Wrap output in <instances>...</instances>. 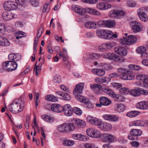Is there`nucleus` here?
Here are the masks:
<instances>
[{"instance_id":"nucleus-4","label":"nucleus","mask_w":148,"mask_h":148,"mask_svg":"<svg viewBox=\"0 0 148 148\" xmlns=\"http://www.w3.org/2000/svg\"><path fill=\"white\" fill-rule=\"evenodd\" d=\"M76 99L79 101L84 103L87 108L91 109L93 108L92 103L89 99L86 97L82 95H77L75 96Z\"/></svg>"},{"instance_id":"nucleus-30","label":"nucleus","mask_w":148,"mask_h":148,"mask_svg":"<svg viewBox=\"0 0 148 148\" xmlns=\"http://www.w3.org/2000/svg\"><path fill=\"white\" fill-rule=\"evenodd\" d=\"M72 137L75 140L83 141L84 140V136L79 134H74L72 135Z\"/></svg>"},{"instance_id":"nucleus-39","label":"nucleus","mask_w":148,"mask_h":148,"mask_svg":"<svg viewBox=\"0 0 148 148\" xmlns=\"http://www.w3.org/2000/svg\"><path fill=\"white\" fill-rule=\"evenodd\" d=\"M101 57V55L99 53H93L90 54V58L92 60H97Z\"/></svg>"},{"instance_id":"nucleus-1","label":"nucleus","mask_w":148,"mask_h":148,"mask_svg":"<svg viewBox=\"0 0 148 148\" xmlns=\"http://www.w3.org/2000/svg\"><path fill=\"white\" fill-rule=\"evenodd\" d=\"M24 102L19 99H16L9 105V109L10 112L14 113H18L23 109Z\"/></svg>"},{"instance_id":"nucleus-2","label":"nucleus","mask_w":148,"mask_h":148,"mask_svg":"<svg viewBox=\"0 0 148 148\" xmlns=\"http://www.w3.org/2000/svg\"><path fill=\"white\" fill-rule=\"evenodd\" d=\"M118 72L121 74L119 75V78L124 80H131L134 79V77L132 75L130 74V71L123 68H119L117 69Z\"/></svg>"},{"instance_id":"nucleus-6","label":"nucleus","mask_w":148,"mask_h":148,"mask_svg":"<svg viewBox=\"0 0 148 148\" xmlns=\"http://www.w3.org/2000/svg\"><path fill=\"white\" fill-rule=\"evenodd\" d=\"M142 134V131L139 129H132L130 131L128 138L131 140H136L137 136H140Z\"/></svg>"},{"instance_id":"nucleus-14","label":"nucleus","mask_w":148,"mask_h":148,"mask_svg":"<svg viewBox=\"0 0 148 148\" xmlns=\"http://www.w3.org/2000/svg\"><path fill=\"white\" fill-rule=\"evenodd\" d=\"M99 101L100 104H96L97 106L99 107H101L102 105L105 106H108L112 103L110 100L104 97H102L100 98Z\"/></svg>"},{"instance_id":"nucleus-59","label":"nucleus","mask_w":148,"mask_h":148,"mask_svg":"<svg viewBox=\"0 0 148 148\" xmlns=\"http://www.w3.org/2000/svg\"><path fill=\"white\" fill-rule=\"evenodd\" d=\"M132 146L134 147H138L140 145L139 143L137 141H133L131 143Z\"/></svg>"},{"instance_id":"nucleus-41","label":"nucleus","mask_w":148,"mask_h":148,"mask_svg":"<svg viewBox=\"0 0 148 148\" xmlns=\"http://www.w3.org/2000/svg\"><path fill=\"white\" fill-rule=\"evenodd\" d=\"M65 123L62 124L58 127L57 129L60 132H66L65 127Z\"/></svg>"},{"instance_id":"nucleus-57","label":"nucleus","mask_w":148,"mask_h":148,"mask_svg":"<svg viewBox=\"0 0 148 148\" xmlns=\"http://www.w3.org/2000/svg\"><path fill=\"white\" fill-rule=\"evenodd\" d=\"M90 87L92 88H97L99 89H100L101 88L102 89L103 87L99 84H94L93 85H91Z\"/></svg>"},{"instance_id":"nucleus-42","label":"nucleus","mask_w":148,"mask_h":148,"mask_svg":"<svg viewBox=\"0 0 148 148\" xmlns=\"http://www.w3.org/2000/svg\"><path fill=\"white\" fill-rule=\"evenodd\" d=\"M95 24L94 22H89L85 23L84 27L87 28H92L94 27Z\"/></svg>"},{"instance_id":"nucleus-24","label":"nucleus","mask_w":148,"mask_h":148,"mask_svg":"<svg viewBox=\"0 0 148 148\" xmlns=\"http://www.w3.org/2000/svg\"><path fill=\"white\" fill-rule=\"evenodd\" d=\"M10 44L9 41L7 38L0 36V46H8Z\"/></svg>"},{"instance_id":"nucleus-9","label":"nucleus","mask_w":148,"mask_h":148,"mask_svg":"<svg viewBox=\"0 0 148 148\" xmlns=\"http://www.w3.org/2000/svg\"><path fill=\"white\" fill-rule=\"evenodd\" d=\"M108 14L109 16L112 18H119L125 15V12L123 11L115 10L110 11Z\"/></svg>"},{"instance_id":"nucleus-56","label":"nucleus","mask_w":148,"mask_h":148,"mask_svg":"<svg viewBox=\"0 0 148 148\" xmlns=\"http://www.w3.org/2000/svg\"><path fill=\"white\" fill-rule=\"evenodd\" d=\"M53 81L56 83H60L61 81L60 77L58 75H56L53 78Z\"/></svg>"},{"instance_id":"nucleus-17","label":"nucleus","mask_w":148,"mask_h":148,"mask_svg":"<svg viewBox=\"0 0 148 148\" xmlns=\"http://www.w3.org/2000/svg\"><path fill=\"white\" fill-rule=\"evenodd\" d=\"M136 79L138 80L142 81L144 84L148 85V76L145 74H139L136 77Z\"/></svg>"},{"instance_id":"nucleus-7","label":"nucleus","mask_w":148,"mask_h":148,"mask_svg":"<svg viewBox=\"0 0 148 148\" xmlns=\"http://www.w3.org/2000/svg\"><path fill=\"white\" fill-rule=\"evenodd\" d=\"M137 40V37L134 35H130L127 38L123 37L121 40L122 44L124 45H133L135 43Z\"/></svg>"},{"instance_id":"nucleus-49","label":"nucleus","mask_w":148,"mask_h":148,"mask_svg":"<svg viewBox=\"0 0 148 148\" xmlns=\"http://www.w3.org/2000/svg\"><path fill=\"white\" fill-rule=\"evenodd\" d=\"M127 5L131 7H135L136 5V2L133 1H128L127 2Z\"/></svg>"},{"instance_id":"nucleus-18","label":"nucleus","mask_w":148,"mask_h":148,"mask_svg":"<svg viewBox=\"0 0 148 148\" xmlns=\"http://www.w3.org/2000/svg\"><path fill=\"white\" fill-rule=\"evenodd\" d=\"M84 87V84L80 83L76 86L75 88L73 91V93L75 96L76 95H79L82 92Z\"/></svg>"},{"instance_id":"nucleus-11","label":"nucleus","mask_w":148,"mask_h":148,"mask_svg":"<svg viewBox=\"0 0 148 148\" xmlns=\"http://www.w3.org/2000/svg\"><path fill=\"white\" fill-rule=\"evenodd\" d=\"M49 108H50L51 110L54 112L60 113L62 111V106L58 104H53L50 105H47ZM46 106V108H47Z\"/></svg>"},{"instance_id":"nucleus-54","label":"nucleus","mask_w":148,"mask_h":148,"mask_svg":"<svg viewBox=\"0 0 148 148\" xmlns=\"http://www.w3.org/2000/svg\"><path fill=\"white\" fill-rule=\"evenodd\" d=\"M15 54L12 53L10 54L8 57L9 61H15Z\"/></svg>"},{"instance_id":"nucleus-13","label":"nucleus","mask_w":148,"mask_h":148,"mask_svg":"<svg viewBox=\"0 0 148 148\" xmlns=\"http://www.w3.org/2000/svg\"><path fill=\"white\" fill-rule=\"evenodd\" d=\"M130 24L134 32H138L141 30V25L138 22L136 21H132L131 22Z\"/></svg>"},{"instance_id":"nucleus-10","label":"nucleus","mask_w":148,"mask_h":148,"mask_svg":"<svg viewBox=\"0 0 148 148\" xmlns=\"http://www.w3.org/2000/svg\"><path fill=\"white\" fill-rule=\"evenodd\" d=\"M86 133L89 136L94 138H97L101 135L99 131L92 128L87 129Z\"/></svg>"},{"instance_id":"nucleus-43","label":"nucleus","mask_w":148,"mask_h":148,"mask_svg":"<svg viewBox=\"0 0 148 148\" xmlns=\"http://www.w3.org/2000/svg\"><path fill=\"white\" fill-rule=\"evenodd\" d=\"M119 91L122 94L126 95L129 92L128 89L126 87L121 88L119 89Z\"/></svg>"},{"instance_id":"nucleus-38","label":"nucleus","mask_w":148,"mask_h":148,"mask_svg":"<svg viewBox=\"0 0 148 148\" xmlns=\"http://www.w3.org/2000/svg\"><path fill=\"white\" fill-rule=\"evenodd\" d=\"M97 119V118L95 117H92L90 116H88L87 117L86 119L88 122L91 124L94 125Z\"/></svg>"},{"instance_id":"nucleus-58","label":"nucleus","mask_w":148,"mask_h":148,"mask_svg":"<svg viewBox=\"0 0 148 148\" xmlns=\"http://www.w3.org/2000/svg\"><path fill=\"white\" fill-rule=\"evenodd\" d=\"M62 99L66 101H69L71 99V97L69 95L65 93V95L62 97Z\"/></svg>"},{"instance_id":"nucleus-3","label":"nucleus","mask_w":148,"mask_h":148,"mask_svg":"<svg viewBox=\"0 0 148 148\" xmlns=\"http://www.w3.org/2000/svg\"><path fill=\"white\" fill-rule=\"evenodd\" d=\"M2 66L4 70L7 71H11L16 69L17 64L15 61H8L3 63Z\"/></svg>"},{"instance_id":"nucleus-29","label":"nucleus","mask_w":148,"mask_h":148,"mask_svg":"<svg viewBox=\"0 0 148 148\" xmlns=\"http://www.w3.org/2000/svg\"><path fill=\"white\" fill-rule=\"evenodd\" d=\"M106 27H112L115 26L116 22L114 20H106Z\"/></svg>"},{"instance_id":"nucleus-16","label":"nucleus","mask_w":148,"mask_h":148,"mask_svg":"<svg viewBox=\"0 0 148 148\" xmlns=\"http://www.w3.org/2000/svg\"><path fill=\"white\" fill-rule=\"evenodd\" d=\"M102 56L104 58L110 60L117 61L119 59V56L114 53H105L102 54Z\"/></svg>"},{"instance_id":"nucleus-45","label":"nucleus","mask_w":148,"mask_h":148,"mask_svg":"<svg viewBox=\"0 0 148 148\" xmlns=\"http://www.w3.org/2000/svg\"><path fill=\"white\" fill-rule=\"evenodd\" d=\"M106 25V21L101 20L99 21L97 23H95V26L98 25L99 27H105Z\"/></svg>"},{"instance_id":"nucleus-53","label":"nucleus","mask_w":148,"mask_h":148,"mask_svg":"<svg viewBox=\"0 0 148 148\" xmlns=\"http://www.w3.org/2000/svg\"><path fill=\"white\" fill-rule=\"evenodd\" d=\"M97 75L99 76H102L104 75L105 72L104 70L102 69H98Z\"/></svg>"},{"instance_id":"nucleus-34","label":"nucleus","mask_w":148,"mask_h":148,"mask_svg":"<svg viewBox=\"0 0 148 148\" xmlns=\"http://www.w3.org/2000/svg\"><path fill=\"white\" fill-rule=\"evenodd\" d=\"M63 144L67 146H71L74 143V141L72 140H64L62 143Z\"/></svg>"},{"instance_id":"nucleus-5","label":"nucleus","mask_w":148,"mask_h":148,"mask_svg":"<svg viewBox=\"0 0 148 148\" xmlns=\"http://www.w3.org/2000/svg\"><path fill=\"white\" fill-rule=\"evenodd\" d=\"M112 32L110 30L99 29L96 31L97 35L99 37L107 39H110Z\"/></svg>"},{"instance_id":"nucleus-33","label":"nucleus","mask_w":148,"mask_h":148,"mask_svg":"<svg viewBox=\"0 0 148 148\" xmlns=\"http://www.w3.org/2000/svg\"><path fill=\"white\" fill-rule=\"evenodd\" d=\"M140 113L139 112L133 111L128 112L126 114V115L129 117L132 118L137 116Z\"/></svg>"},{"instance_id":"nucleus-60","label":"nucleus","mask_w":148,"mask_h":148,"mask_svg":"<svg viewBox=\"0 0 148 148\" xmlns=\"http://www.w3.org/2000/svg\"><path fill=\"white\" fill-rule=\"evenodd\" d=\"M31 3L32 5L35 7H37L39 5L38 0H31Z\"/></svg>"},{"instance_id":"nucleus-37","label":"nucleus","mask_w":148,"mask_h":148,"mask_svg":"<svg viewBox=\"0 0 148 148\" xmlns=\"http://www.w3.org/2000/svg\"><path fill=\"white\" fill-rule=\"evenodd\" d=\"M131 95L134 96L136 97L140 95V90L135 89H132L130 92Z\"/></svg>"},{"instance_id":"nucleus-36","label":"nucleus","mask_w":148,"mask_h":148,"mask_svg":"<svg viewBox=\"0 0 148 148\" xmlns=\"http://www.w3.org/2000/svg\"><path fill=\"white\" fill-rule=\"evenodd\" d=\"M96 7L98 9L100 10H106L105 3L104 2L98 3L97 4Z\"/></svg>"},{"instance_id":"nucleus-62","label":"nucleus","mask_w":148,"mask_h":148,"mask_svg":"<svg viewBox=\"0 0 148 148\" xmlns=\"http://www.w3.org/2000/svg\"><path fill=\"white\" fill-rule=\"evenodd\" d=\"M102 123V122L100 120L97 119L94 125L98 126L99 128V127L100 126V125H101Z\"/></svg>"},{"instance_id":"nucleus-50","label":"nucleus","mask_w":148,"mask_h":148,"mask_svg":"<svg viewBox=\"0 0 148 148\" xmlns=\"http://www.w3.org/2000/svg\"><path fill=\"white\" fill-rule=\"evenodd\" d=\"M35 69L36 70V76H38L40 72V71L41 69V67L38 66V65H36V64L35 66L34 70Z\"/></svg>"},{"instance_id":"nucleus-52","label":"nucleus","mask_w":148,"mask_h":148,"mask_svg":"<svg viewBox=\"0 0 148 148\" xmlns=\"http://www.w3.org/2000/svg\"><path fill=\"white\" fill-rule=\"evenodd\" d=\"M125 108V106L122 104H119L117 106V110L119 111H123Z\"/></svg>"},{"instance_id":"nucleus-63","label":"nucleus","mask_w":148,"mask_h":148,"mask_svg":"<svg viewBox=\"0 0 148 148\" xmlns=\"http://www.w3.org/2000/svg\"><path fill=\"white\" fill-rule=\"evenodd\" d=\"M29 118H27L26 119V121L25 124V125L26 129L28 130L29 128Z\"/></svg>"},{"instance_id":"nucleus-48","label":"nucleus","mask_w":148,"mask_h":148,"mask_svg":"<svg viewBox=\"0 0 148 148\" xmlns=\"http://www.w3.org/2000/svg\"><path fill=\"white\" fill-rule=\"evenodd\" d=\"M62 111L64 112V114H65L72 108L70 105L68 104L64 105L63 107H62Z\"/></svg>"},{"instance_id":"nucleus-26","label":"nucleus","mask_w":148,"mask_h":148,"mask_svg":"<svg viewBox=\"0 0 148 148\" xmlns=\"http://www.w3.org/2000/svg\"><path fill=\"white\" fill-rule=\"evenodd\" d=\"M72 9L75 12L81 15L84 14L85 12V10L84 9L82 8L79 6H75V7L73 8L72 7Z\"/></svg>"},{"instance_id":"nucleus-23","label":"nucleus","mask_w":148,"mask_h":148,"mask_svg":"<svg viewBox=\"0 0 148 148\" xmlns=\"http://www.w3.org/2000/svg\"><path fill=\"white\" fill-rule=\"evenodd\" d=\"M103 117L105 119L113 121H116L119 119V117L116 116L115 115L110 114L104 115Z\"/></svg>"},{"instance_id":"nucleus-31","label":"nucleus","mask_w":148,"mask_h":148,"mask_svg":"<svg viewBox=\"0 0 148 148\" xmlns=\"http://www.w3.org/2000/svg\"><path fill=\"white\" fill-rule=\"evenodd\" d=\"M114 139V136L111 134H107L104 138V140L105 141L109 143L112 142Z\"/></svg>"},{"instance_id":"nucleus-21","label":"nucleus","mask_w":148,"mask_h":148,"mask_svg":"<svg viewBox=\"0 0 148 148\" xmlns=\"http://www.w3.org/2000/svg\"><path fill=\"white\" fill-rule=\"evenodd\" d=\"M14 14L11 12L9 13L5 12H3L2 14L3 18L5 20L9 21L14 18Z\"/></svg>"},{"instance_id":"nucleus-12","label":"nucleus","mask_w":148,"mask_h":148,"mask_svg":"<svg viewBox=\"0 0 148 148\" xmlns=\"http://www.w3.org/2000/svg\"><path fill=\"white\" fill-rule=\"evenodd\" d=\"M113 47L112 43H103L98 47L99 50L101 52H104L108 50H110Z\"/></svg>"},{"instance_id":"nucleus-51","label":"nucleus","mask_w":148,"mask_h":148,"mask_svg":"<svg viewBox=\"0 0 148 148\" xmlns=\"http://www.w3.org/2000/svg\"><path fill=\"white\" fill-rule=\"evenodd\" d=\"M84 147L86 148H98L95 146L94 144L87 143L85 144Z\"/></svg>"},{"instance_id":"nucleus-35","label":"nucleus","mask_w":148,"mask_h":148,"mask_svg":"<svg viewBox=\"0 0 148 148\" xmlns=\"http://www.w3.org/2000/svg\"><path fill=\"white\" fill-rule=\"evenodd\" d=\"M42 117L44 120L50 123L53 122L54 120L53 118L51 117L48 116L43 115L42 116Z\"/></svg>"},{"instance_id":"nucleus-55","label":"nucleus","mask_w":148,"mask_h":148,"mask_svg":"<svg viewBox=\"0 0 148 148\" xmlns=\"http://www.w3.org/2000/svg\"><path fill=\"white\" fill-rule=\"evenodd\" d=\"M82 1L85 3L94 4L97 2V0H82Z\"/></svg>"},{"instance_id":"nucleus-40","label":"nucleus","mask_w":148,"mask_h":148,"mask_svg":"<svg viewBox=\"0 0 148 148\" xmlns=\"http://www.w3.org/2000/svg\"><path fill=\"white\" fill-rule=\"evenodd\" d=\"M146 50V48L144 47L140 46L136 50V51L137 53L142 54L145 53Z\"/></svg>"},{"instance_id":"nucleus-25","label":"nucleus","mask_w":148,"mask_h":148,"mask_svg":"<svg viewBox=\"0 0 148 148\" xmlns=\"http://www.w3.org/2000/svg\"><path fill=\"white\" fill-rule=\"evenodd\" d=\"M65 125L66 132L72 131L75 129V126L74 125L73 121L72 123H65Z\"/></svg>"},{"instance_id":"nucleus-22","label":"nucleus","mask_w":148,"mask_h":148,"mask_svg":"<svg viewBox=\"0 0 148 148\" xmlns=\"http://www.w3.org/2000/svg\"><path fill=\"white\" fill-rule=\"evenodd\" d=\"M102 90L103 92L107 94H108L110 96L115 97L116 96V94L114 93L112 90L108 86H103L102 88Z\"/></svg>"},{"instance_id":"nucleus-47","label":"nucleus","mask_w":148,"mask_h":148,"mask_svg":"<svg viewBox=\"0 0 148 148\" xmlns=\"http://www.w3.org/2000/svg\"><path fill=\"white\" fill-rule=\"evenodd\" d=\"M62 111L64 112V114H65L72 108L70 105L68 104L64 105L63 107H62Z\"/></svg>"},{"instance_id":"nucleus-27","label":"nucleus","mask_w":148,"mask_h":148,"mask_svg":"<svg viewBox=\"0 0 148 148\" xmlns=\"http://www.w3.org/2000/svg\"><path fill=\"white\" fill-rule=\"evenodd\" d=\"M148 8L147 7H142L138 9L137 11V13L138 16L142 14H146V12L148 10Z\"/></svg>"},{"instance_id":"nucleus-61","label":"nucleus","mask_w":148,"mask_h":148,"mask_svg":"<svg viewBox=\"0 0 148 148\" xmlns=\"http://www.w3.org/2000/svg\"><path fill=\"white\" fill-rule=\"evenodd\" d=\"M73 113V108H72L66 112L64 114L67 116H71Z\"/></svg>"},{"instance_id":"nucleus-20","label":"nucleus","mask_w":148,"mask_h":148,"mask_svg":"<svg viewBox=\"0 0 148 148\" xmlns=\"http://www.w3.org/2000/svg\"><path fill=\"white\" fill-rule=\"evenodd\" d=\"M136 107L138 109L145 110L148 109V101H142L136 104Z\"/></svg>"},{"instance_id":"nucleus-64","label":"nucleus","mask_w":148,"mask_h":148,"mask_svg":"<svg viewBox=\"0 0 148 148\" xmlns=\"http://www.w3.org/2000/svg\"><path fill=\"white\" fill-rule=\"evenodd\" d=\"M91 14L94 15H99L100 14V13L97 10L94 9H92V12Z\"/></svg>"},{"instance_id":"nucleus-44","label":"nucleus","mask_w":148,"mask_h":148,"mask_svg":"<svg viewBox=\"0 0 148 148\" xmlns=\"http://www.w3.org/2000/svg\"><path fill=\"white\" fill-rule=\"evenodd\" d=\"M73 112H74L76 114L78 115H80L82 113L81 110L78 107L73 108Z\"/></svg>"},{"instance_id":"nucleus-8","label":"nucleus","mask_w":148,"mask_h":148,"mask_svg":"<svg viewBox=\"0 0 148 148\" xmlns=\"http://www.w3.org/2000/svg\"><path fill=\"white\" fill-rule=\"evenodd\" d=\"M3 6L4 9L7 11L15 10L18 7V5L16 3L10 1L5 2Z\"/></svg>"},{"instance_id":"nucleus-32","label":"nucleus","mask_w":148,"mask_h":148,"mask_svg":"<svg viewBox=\"0 0 148 148\" xmlns=\"http://www.w3.org/2000/svg\"><path fill=\"white\" fill-rule=\"evenodd\" d=\"M143 122H141L139 120H138L130 122V126H143Z\"/></svg>"},{"instance_id":"nucleus-19","label":"nucleus","mask_w":148,"mask_h":148,"mask_svg":"<svg viewBox=\"0 0 148 148\" xmlns=\"http://www.w3.org/2000/svg\"><path fill=\"white\" fill-rule=\"evenodd\" d=\"M112 128V126L111 124L106 122H102L101 125L99 127L100 129L105 131H109Z\"/></svg>"},{"instance_id":"nucleus-15","label":"nucleus","mask_w":148,"mask_h":148,"mask_svg":"<svg viewBox=\"0 0 148 148\" xmlns=\"http://www.w3.org/2000/svg\"><path fill=\"white\" fill-rule=\"evenodd\" d=\"M114 50L115 53L122 56H125L127 54V50L124 47H115Z\"/></svg>"},{"instance_id":"nucleus-46","label":"nucleus","mask_w":148,"mask_h":148,"mask_svg":"<svg viewBox=\"0 0 148 148\" xmlns=\"http://www.w3.org/2000/svg\"><path fill=\"white\" fill-rule=\"evenodd\" d=\"M139 18L142 21L145 22L148 20V17L147 14L138 16Z\"/></svg>"},{"instance_id":"nucleus-28","label":"nucleus","mask_w":148,"mask_h":148,"mask_svg":"<svg viewBox=\"0 0 148 148\" xmlns=\"http://www.w3.org/2000/svg\"><path fill=\"white\" fill-rule=\"evenodd\" d=\"M73 121L74 125L75 124L78 126H84L86 125L85 122L79 119L74 120Z\"/></svg>"}]
</instances>
